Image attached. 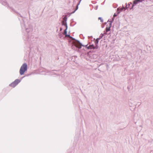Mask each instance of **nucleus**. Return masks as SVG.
I'll return each mask as SVG.
<instances>
[{
	"mask_svg": "<svg viewBox=\"0 0 153 153\" xmlns=\"http://www.w3.org/2000/svg\"><path fill=\"white\" fill-rule=\"evenodd\" d=\"M78 8V5H77V6L76 7V10H77V9Z\"/></svg>",
	"mask_w": 153,
	"mask_h": 153,
	"instance_id": "nucleus-9",
	"label": "nucleus"
},
{
	"mask_svg": "<svg viewBox=\"0 0 153 153\" xmlns=\"http://www.w3.org/2000/svg\"><path fill=\"white\" fill-rule=\"evenodd\" d=\"M139 2L138 0H135L133 2V4H137Z\"/></svg>",
	"mask_w": 153,
	"mask_h": 153,
	"instance_id": "nucleus-7",
	"label": "nucleus"
},
{
	"mask_svg": "<svg viewBox=\"0 0 153 153\" xmlns=\"http://www.w3.org/2000/svg\"><path fill=\"white\" fill-rule=\"evenodd\" d=\"M87 48L88 49H97L98 48V47L97 45H96L95 46H94L93 45H90Z\"/></svg>",
	"mask_w": 153,
	"mask_h": 153,
	"instance_id": "nucleus-3",
	"label": "nucleus"
},
{
	"mask_svg": "<svg viewBox=\"0 0 153 153\" xmlns=\"http://www.w3.org/2000/svg\"><path fill=\"white\" fill-rule=\"evenodd\" d=\"M110 30V27H107L105 29V34H107V32Z\"/></svg>",
	"mask_w": 153,
	"mask_h": 153,
	"instance_id": "nucleus-6",
	"label": "nucleus"
},
{
	"mask_svg": "<svg viewBox=\"0 0 153 153\" xmlns=\"http://www.w3.org/2000/svg\"><path fill=\"white\" fill-rule=\"evenodd\" d=\"M75 46L77 48H81V45L79 42H76L75 43Z\"/></svg>",
	"mask_w": 153,
	"mask_h": 153,
	"instance_id": "nucleus-4",
	"label": "nucleus"
},
{
	"mask_svg": "<svg viewBox=\"0 0 153 153\" xmlns=\"http://www.w3.org/2000/svg\"><path fill=\"white\" fill-rule=\"evenodd\" d=\"M20 82V80H19L17 79L10 84V85L11 87L14 88Z\"/></svg>",
	"mask_w": 153,
	"mask_h": 153,
	"instance_id": "nucleus-2",
	"label": "nucleus"
},
{
	"mask_svg": "<svg viewBox=\"0 0 153 153\" xmlns=\"http://www.w3.org/2000/svg\"><path fill=\"white\" fill-rule=\"evenodd\" d=\"M98 19L100 20L101 22H103V20L102 19L101 17H99L98 18Z\"/></svg>",
	"mask_w": 153,
	"mask_h": 153,
	"instance_id": "nucleus-8",
	"label": "nucleus"
},
{
	"mask_svg": "<svg viewBox=\"0 0 153 153\" xmlns=\"http://www.w3.org/2000/svg\"><path fill=\"white\" fill-rule=\"evenodd\" d=\"M133 6H134V5H132V8H133Z\"/></svg>",
	"mask_w": 153,
	"mask_h": 153,
	"instance_id": "nucleus-11",
	"label": "nucleus"
},
{
	"mask_svg": "<svg viewBox=\"0 0 153 153\" xmlns=\"http://www.w3.org/2000/svg\"><path fill=\"white\" fill-rule=\"evenodd\" d=\"M116 16V15L115 14L114 15V17H115Z\"/></svg>",
	"mask_w": 153,
	"mask_h": 153,
	"instance_id": "nucleus-10",
	"label": "nucleus"
},
{
	"mask_svg": "<svg viewBox=\"0 0 153 153\" xmlns=\"http://www.w3.org/2000/svg\"><path fill=\"white\" fill-rule=\"evenodd\" d=\"M27 69V65L26 63H24L21 66L19 71L20 75H22L24 74Z\"/></svg>",
	"mask_w": 153,
	"mask_h": 153,
	"instance_id": "nucleus-1",
	"label": "nucleus"
},
{
	"mask_svg": "<svg viewBox=\"0 0 153 153\" xmlns=\"http://www.w3.org/2000/svg\"><path fill=\"white\" fill-rule=\"evenodd\" d=\"M126 9L124 7H119L118 8H117V11L118 12V13H119L120 12V11H119V10L122 11L123 10H124Z\"/></svg>",
	"mask_w": 153,
	"mask_h": 153,
	"instance_id": "nucleus-5",
	"label": "nucleus"
}]
</instances>
